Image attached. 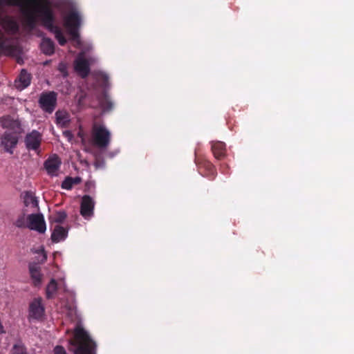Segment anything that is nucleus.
<instances>
[{"mask_svg":"<svg viewBox=\"0 0 354 354\" xmlns=\"http://www.w3.org/2000/svg\"><path fill=\"white\" fill-rule=\"evenodd\" d=\"M28 2L36 6V12L38 13L42 25L55 35L60 46H64L67 41L61 28L55 24V17L51 8L50 1L49 0H28Z\"/></svg>","mask_w":354,"mask_h":354,"instance_id":"obj_1","label":"nucleus"},{"mask_svg":"<svg viewBox=\"0 0 354 354\" xmlns=\"http://www.w3.org/2000/svg\"><path fill=\"white\" fill-rule=\"evenodd\" d=\"M69 344L74 347L69 348L74 354H95L96 344L82 328H75L74 337L69 340Z\"/></svg>","mask_w":354,"mask_h":354,"instance_id":"obj_2","label":"nucleus"},{"mask_svg":"<svg viewBox=\"0 0 354 354\" xmlns=\"http://www.w3.org/2000/svg\"><path fill=\"white\" fill-rule=\"evenodd\" d=\"M91 143L100 149H106L111 141V133L104 124L94 122L91 132Z\"/></svg>","mask_w":354,"mask_h":354,"instance_id":"obj_3","label":"nucleus"},{"mask_svg":"<svg viewBox=\"0 0 354 354\" xmlns=\"http://www.w3.org/2000/svg\"><path fill=\"white\" fill-rule=\"evenodd\" d=\"M64 25L71 35V39L75 42V46L79 47L81 45L79 28L81 25V17L78 12L75 10L71 11L64 18Z\"/></svg>","mask_w":354,"mask_h":354,"instance_id":"obj_4","label":"nucleus"},{"mask_svg":"<svg viewBox=\"0 0 354 354\" xmlns=\"http://www.w3.org/2000/svg\"><path fill=\"white\" fill-rule=\"evenodd\" d=\"M57 100V93L55 91H46L41 93L38 103L44 111L52 113L56 108Z\"/></svg>","mask_w":354,"mask_h":354,"instance_id":"obj_5","label":"nucleus"},{"mask_svg":"<svg viewBox=\"0 0 354 354\" xmlns=\"http://www.w3.org/2000/svg\"><path fill=\"white\" fill-rule=\"evenodd\" d=\"M19 137L11 133V131L6 130L0 136V146L3 148L5 152L13 154L14 149L18 144Z\"/></svg>","mask_w":354,"mask_h":354,"instance_id":"obj_6","label":"nucleus"},{"mask_svg":"<svg viewBox=\"0 0 354 354\" xmlns=\"http://www.w3.org/2000/svg\"><path fill=\"white\" fill-rule=\"evenodd\" d=\"M27 227L30 230L44 233L46 231V223L41 214H31L28 215Z\"/></svg>","mask_w":354,"mask_h":354,"instance_id":"obj_7","label":"nucleus"},{"mask_svg":"<svg viewBox=\"0 0 354 354\" xmlns=\"http://www.w3.org/2000/svg\"><path fill=\"white\" fill-rule=\"evenodd\" d=\"M41 140V134L37 130H32L26 136L24 142L27 149L37 151L40 147Z\"/></svg>","mask_w":354,"mask_h":354,"instance_id":"obj_8","label":"nucleus"},{"mask_svg":"<svg viewBox=\"0 0 354 354\" xmlns=\"http://www.w3.org/2000/svg\"><path fill=\"white\" fill-rule=\"evenodd\" d=\"M95 202L88 195H84L82 198L80 204V214L86 219L93 216Z\"/></svg>","mask_w":354,"mask_h":354,"instance_id":"obj_9","label":"nucleus"},{"mask_svg":"<svg viewBox=\"0 0 354 354\" xmlns=\"http://www.w3.org/2000/svg\"><path fill=\"white\" fill-rule=\"evenodd\" d=\"M74 69L82 78H86L90 73V64L84 57L78 56L74 62Z\"/></svg>","mask_w":354,"mask_h":354,"instance_id":"obj_10","label":"nucleus"},{"mask_svg":"<svg viewBox=\"0 0 354 354\" xmlns=\"http://www.w3.org/2000/svg\"><path fill=\"white\" fill-rule=\"evenodd\" d=\"M62 161L59 157L54 154L50 156L45 162H44V168L46 169L48 174L54 176H57V171L59 169L61 166Z\"/></svg>","mask_w":354,"mask_h":354,"instance_id":"obj_11","label":"nucleus"},{"mask_svg":"<svg viewBox=\"0 0 354 354\" xmlns=\"http://www.w3.org/2000/svg\"><path fill=\"white\" fill-rule=\"evenodd\" d=\"M196 163L199 172L203 176H206L212 179L215 177L216 173L215 167L209 161L205 159L201 160H196Z\"/></svg>","mask_w":354,"mask_h":354,"instance_id":"obj_12","label":"nucleus"},{"mask_svg":"<svg viewBox=\"0 0 354 354\" xmlns=\"http://www.w3.org/2000/svg\"><path fill=\"white\" fill-rule=\"evenodd\" d=\"M31 75L26 69H22L15 81V86L19 90L27 88L31 82Z\"/></svg>","mask_w":354,"mask_h":354,"instance_id":"obj_13","label":"nucleus"},{"mask_svg":"<svg viewBox=\"0 0 354 354\" xmlns=\"http://www.w3.org/2000/svg\"><path fill=\"white\" fill-rule=\"evenodd\" d=\"M44 313V308L41 304V299H35L30 304L29 314L34 319L41 318Z\"/></svg>","mask_w":354,"mask_h":354,"instance_id":"obj_14","label":"nucleus"},{"mask_svg":"<svg viewBox=\"0 0 354 354\" xmlns=\"http://www.w3.org/2000/svg\"><path fill=\"white\" fill-rule=\"evenodd\" d=\"M2 127L11 131V133L20 136L23 132L21 124L18 120L3 119L1 120Z\"/></svg>","mask_w":354,"mask_h":354,"instance_id":"obj_15","label":"nucleus"},{"mask_svg":"<svg viewBox=\"0 0 354 354\" xmlns=\"http://www.w3.org/2000/svg\"><path fill=\"white\" fill-rule=\"evenodd\" d=\"M212 151L216 159H222L226 153L225 144L221 141L213 142L212 143Z\"/></svg>","mask_w":354,"mask_h":354,"instance_id":"obj_16","label":"nucleus"},{"mask_svg":"<svg viewBox=\"0 0 354 354\" xmlns=\"http://www.w3.org/2000/svg\"><path fill=\"white\" fill-rule=\"evenodd\" d=\"M68 235V230L61 225H56L51 234V240L54 243H58L64 240Z\"/></svg>","mask_w":354,"mask_h":354,"instance_id":"obj_17","label":"nucleus"},{"mask_svg":"<svg viewBox=\"0 0 354 354\" xmlns=\"http://www.w3.org/2000/svg\"><path fill=\"white\" fill-rule=\"evenodd\" d=\"M41 51L47 55H51L55 52V44L49 38H44L41 43Z\"/></svg>","mask_w":354,"mask_h":354,"instance_id":"obj_18","label":"nucleus"},{"mask_svg":"<svg viewBox=\"0 0 354 354\" xmlns=\"http://www.w3.org/2000/svg\"><path fill=\"white\" fill-rule=\"evenodd\" d=\"M30 274L34 281L35 286L40 284L41 281V274L40 273V268L36 264H30L29 266Z\"/></svg>","mask_w":354,"mask_h":354,"instance_id":"obj_19","label":"nucleus"},{"mask_svg":"<svg viewBox=\"0 0 354 354\" xmlns=\"http://www.w3.org/2000/svg\"><path fill=\"white\" fill-rule=\"evenodd\" d=\"M19 6L26 8H33L36 12V6L29 4L28 0H0V5Z\"/></svg>","mask_w":354,"mask_h":354,"instance_id":"obj_20","label":"nucleus"},{"mask_svg":"<svg viewBox=\"0 0 354 354\" xmlns=\"http://www.w3.org/2000/svg\"><path fill=\"white\" fill-rule=\"evenodd\" d=\"M9 354H28L27 348L21 339H17L13 344Z\"/></svg>","mask_w":354,"mask_h":354,"instance_id":"obj_21","label":"nucleus"},{"mask_svg":"<svg viewBox=\"0 0 354 354\" xmlns=\"http://www.w3.org/2000/svg\"><path fill=\"white\" fill-rule=\"evenodd\" d=\"M57 290V283L55 279H52L48 283L46 289L47 299H52L55 297Z\"/></svg>","mask_w":354,"mask_h":354,"instance_id":"obj_22","label":"nucleus"},{"mask_svg":"<svg viewBox=\"0 0 354 354\" xmlns=\"http://www.w3.org/2000/svg\"><path fill=\"white\" fill-rule=\"evenodd\" d=\"M24 24L30 30L35 29L37 25V19L32 12H29L27 13Z\"/></svg>","mask_w":354,"mask_h":354,"instance_id":"obj_23","label":"nucleus"},{"mask_svg":"<svg viewBox=\"0 0 354 354\" xmlns=\"http://www.w3.org/2000/svg\"><path fill=\"white\" fill-rule=\"evenodd\" d=\"M24 203L26 207H28L30 204H32L33 207L38 206V201L37 198L32 195L30 192H26L24 197Z\"/></svg>","mask_w":354,"mask_h":354,"instance_id":"obj_24","label":"nucleus"},{"mask_svg":"<svg viewBox=\"0 0 354 354\" xmlns=\"http://www.w3.org/2000/svg\"><path fill=\"white\" fill-rule=\"evenodd\" d=\"M55 115L57 124L63 127L67 126L69 122V119L66 113L58 111L56 112Z\"/></svg>","mask_w":354,"mask_h":354,"instance_id":"obj_25","label":"nucleus"},{"mask_svg":"<svg viewBox=\"0 0 354 354\" xmlns=\"http://www.w3.org/2000/svg\"><path fill=\"white\" fill-rule=\"evenodd\" d=\"M5 28L12 32H16L19 30L17 22L14 20L9 19L5 22Z\"/></svg>","mask_w":354,"mask_h":354,"instance_id":"obj_26","label":"nucleus"},{"mask_svg":"<svg viewBox=\"0 0 354 354\" xmlns=\"http://www.w3.org/2000/svg\"><path fill=\"white\" fill-rule=\"evenodd\" d=\"M97 78L103 87H107L109 86V77L107 74L100 72L97 74Z\"/></svg>","mask_w":354,"mask_h":354,"instance_id":"obj_27","label":"nucleus"},{"mask_svg":"<svg viewBox=\"0 0 354 354\" xmlns=\"http://www.w3.org/2000/svg\"><path fill=\"white\" fill-rule=\"evenodd\" d=\"M67 215L64 211L57 212L53 216V221L57 223H62L66 219Z\"/></svg>","mask_w":354,"mask_h":354,"instance_id":"obj_28","label":"nucleus"},{"mask_svg":"<svg viewBox=\"0 0 354 354\" xmlns=\"http://www.w3.org/2000/svg\"><path fill=\"white\" fill-rule=\"evenodd\" d=\"M15 225L16 227L19 228H24L27 227L25 219V214H21L18 216L17 219L15 222Z\"/></svg>","mask_w":354,"mask_h":354,"instance_id":"obj_29","label":"nucleus"},{"mask_svg":"<svg viewBox=\"0 0 354 354\" xmlns=\"http://www.w3.org/2000/svg\"><path fill=\"white\" fill-rule=\"evenodd\" d=\"M62 188L66 190H70L72 189L73 185L72 183V177L67 176L62 183Z\"/></svg>","mask_w":354,"mask_h":354,"instance_id":"obj_30","label":"nucleus"},{"mask_svg":"<svg viewBox=\"0 0 354 354\" xmlns=\"http://www.w3.org/2000/svg\"><path fill=\"white\" fill-rule=\"evenodd\" d=\"M54 354H68L66 349L62 346L57 345L53 349Z\"/></svg>","mask_w":354,"mask_h":354,"instance_id":"obj_31","label":"nucleus"},{"mask_svg":"<svg viewBox=\"0 0 354 354\" xmlns=\"http://www.w3.org/2000/svg\"><path fill=\"white\" fill-rule=\"evenodd\" d=\"M100 103L103 108L107 109H111L112 106H113L112 103L111 102L106 100V99L100 100Z\"/></svg>","mask_w":354,"mask_h":354,"instance_id":"obj_32","label":"nucleus"},{"mask_svg":"<svg viewBox=\"0 0 354 354\" xmlns=\"http://www.w3.org/2000/svg\"><path fill=\"white\" fill-rule=\"evenodd\" d=\"M6 47V39L2 32L0 33V52L3 50Z\"/></svg>","mask_w":354,"mask_h":354,"instance_id":"obj_33","label":"nucleus"},{"mask_svg":"<svg viewBox=\"0 0 354 354\" xmlns=\"http://www.w3.org/2000/svg\"><path fill=\"white\" fill-rule=\"evenodd\" d=\"M82 182V178L80 177H75L72 178V183L73 185H78Z\"/></svg>","mask_w":354,"mask_h":354,"instance_id":"obj_34","label":"nucleus"},{"mask_svg":"<svg viewBox=\"0 0 354 354\" xmlns=\"http://www.w3.org/2000/svg\"><path fill=\"white\" fill-rule=\"evenodd\" d=\"M64 136L67 138L69 140H71L73 138V134L69 131H66L64 132Z\"/></svg>","mask_w":354,"mask_h":354,"instance_id":"obj_35","label":"nucleus"},{"mask_svg":"<svg viewBox=\"0 0 354 354\" xmlns=\"http://www.w3.org/2000/svg\"><path fill=\"white\" fill-rule=\"evenodd\" d=\"M38 252L41 253L43 254L44 260H46L47 256H46V254L45 253V250H44V248H41V250H39Z\"/></svg>","mask_w":354,"mask_h":354,"instance_id":"obj_36","label":"nucleus"},{"mask_svg":"<svg viewBox=\"0 0 354 354\" xmlns=\"http://www.w3.org/2000/svg\"><path fill=\"white\" fill-rule=\"evenodd\" d=\"M78 136L82 138V141L84 140L83 133L82 132L78 133Z\"/></svg>","mask_w":354,"mask_h":354,"instance_id":"obj_37","label":"nucleus"},{"mask_svg":"<svg viewBox=\"0 0 354 354\" xmlns=\"http://www.w3.org/2000/svg\"><path fill=\"white\" fill-rule=\"evenodd\" d=\"M59 70L61 72L64 73V68H62L61 66L59 67Z\"/></svg>","mask_w":354,"mask_h":354,"instance_id":"obj_38","label":"nucleus"}]
</instances>
